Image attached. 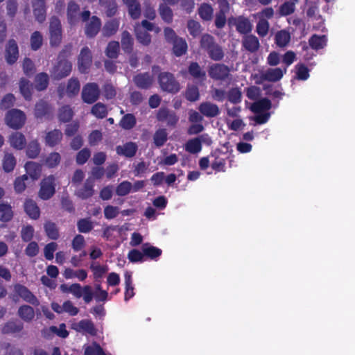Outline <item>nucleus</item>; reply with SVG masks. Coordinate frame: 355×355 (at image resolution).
I'll use <instances>...</instances> for the list:
<instances>
[{"mask_svg": "<svg viewBox=\"0 0 355 355\" xmlns=\"http://www.w3.org/2000/svg\"><path fill=\"white\" fill-rule=\"evenodd\" d=\"M272 108V103L268 98H261L249 106V109L254 114V116L250 117L257 124L266 123L270 118L271 113L269 110Z\"/></svg>", "mask_w": 355, "mask_h": 355, "instance_id": "1", "label": "nucleus"}, {"mask_svg": "<svg viewBox=\"0 0 355 355\" xmlns=\"http://www.w3.org/2000/svg\"><path fill=\"white\" fill-rule=\"evenodd\" d=\"M69 50L64 49L62 51L58 58V62L53 67L51 73L53 78L60 80L69 75L72 69L71 63L65 59L64 56Z\"/></svg>", "mask_w": 355, "mask_h": 355, "instance_id": "2", "label": "nucleus"}, {"mask_svg": "<svg viewBox=\"0 0 355 355\" xmlns=\"http://www.w3.org/2000/svg\"><path fill=\"white\" fill-rule=\"evenodd\" d=\"M67 16L68 21L70 24L74 25L78 22L80 19L83 21H87L90 17V12L85 10L80 12L79 6L73 1H70L67 5Z\"/></svg>", "mask_w": 355, "mask_h": 355, "instance_id": "3", "label": "nucleus"}, {"mask_svg": "<svg viewBox=\"0 0 355 355\" xmlns=\"http://www.w3.org/2000/svg\"><path fill=\"white\" fill-rule=\"evenodd\" d=\"M160 88L164 92L176 93L180 90V85L174 76L169 72H162L158 76Z\"/></svg>", "mask_w": 355, "mask_h": 355, "instance_id": "4", "label": "nucleus"}, {"mask_svg": "<svg viewBox=\"0 0 355 355\" xmlns=\"http://www.w3.org/2000/svg\"><path fill=\"white\" fill-rule=\"evenodd\" d=\"M50 44L58 46L62 41V26L57 17H52L49 21Z\"/></svg>", "mask_w": 355, "mask_h": 355, "instance_id": "5", "label": "nucleus"}, {"mask_svg": "<svg viewBox=\"0 0 355 355\" xmlns=\"http://www.w3.org/2000/svg\"><path fill=\"white\" fill-rule=\"evenodd\" d=\"M55 178L54 175H49L44 178L40 184L39 196L42 200L51 198L55 192Z\"/></svg>", "mask_w": 355, "mask_h": 355, "instance_id": "6", "label": "nucleus"}, {"mask_svg": "<svg viewBox=\"0 0 355 355\" xmlns=\"http://www.w3.org/2000/svg\"><path fill=\"white\" fill-rule=\"evenodd\" d=\"M13 291L15 295H13V299L15 300V297H19L26 302H28L33 306H39L40 301L37 298V297L25 286L17 284L13 286Z\"/></svg>", "mask_w": 355, "mask_h": 355, "instance_id": "7", "label": "nucleus"}, {"mask_svg": "<svg viewBox=\"0 0 355 355\" xmlns=\"http://www.w3.org/2000/svg\"><path fill=\"white\" fill-rule=\"evenodd\" d=\"M26 116L24 113L17 109L9 111L6 116V121L8 126L13 129H19L25 123Z\"/></svg>", "mask_w": 355, "mask_h": 355, "instance_id": "8", "label": "nucleus"}, {"mask_svg": "<svg viewBox=\"0 0 355 355\" xmlns=\"http://www.w3.org/2000/svg\"><path fill=\"white\" fill-rule=\"evenodd\" d=\"M100 90L96 83L86 84L82 90V98L85 103L92 104L98 98Z\"/></svg>", "mask_w": 355, "mask_h": 355, "instance_id": "9", "label": "nucleus"}, {"mask_svg": "<svg viewBox=\"0 0 355 355\" xmlns=\"http://www.w3.org/2000/svg\"><path fill=\"white\" fill-rule=\"evenodd\" d=\"M71 328L83 334L95 336L97 333V330L93 322L87 319L72 322L71 324Z\"/></svg>", "mask_w": 355, "mask_h": 355, "instance_id": "10", "label": "nucleus"}, {"mask_svg": "<svg viewBox=\"0 0 355 355\" xmlns=\"http://www.w3.org/2000/svg\"><path fill=\"white\" fill-rule=\"evenodd\" d=\"M209 76L217 80H224L230 75V69L223 64H213L209 67Z\"/></svg>", "mask_w": 355, "mask_h": 355, "instance_id": "11", "label": "nucleus"}, {"mask_svg": "<svg viewBox=\"0 0 355 355\" xmlns=\"http://www.w3.org/2000/svg\"><path fill=\"white\" fill-rule=\"evenodd\" d=\"M19 58V49L16 41L9 40L5 48V59L8 64H13Z\"/></svg>", "mask_w": 355, "mask_h": 355, "instance_id": "12", "label": "nucleus"}, {"mask_svg": "<svg viewBox=\"0 0 355 355\" xmlns=\"http://www.w3.org/2000/svg\"><path fill=\"white\" fill-rule=\"evenodd\" d=\"M286 72V67H285L284 70L279 67L268 69L265 73L261 75L259 80H256V83L261 84L263 80L270 82L279 81Z\"/></svg>", "mask_w": 355, "mask_h": 355, "instance_id": "13", "label": "nucleus"}, {"mask_svg": "<svg viewBox=\"0 0 355 355\" xmlns=\"http://www.w3.org/2000/svg\"><path fill=\"white\" fill-rule=\"evenodd\" d=\"M157 119L167 125L174 126L178 121V116L175 113L166 107H161L157 114Z\"/></svg>", "mask_w": 355, "mask_h": 355, "instance_id": "14", "label": "nucleus"}, {"mask_svg": "<svg viewBox=\"0 0 355 355\" xmlns=\"http://www.w3.org/2000/svg\"><path fill=\"white\" fill-rule=\"evenodd\" d=\"M92 62V53L87 46L83 48L80 51L78 60L79 71L81 73H86L91 66Z\"/></svg>", "mask_w": 355, "mask_h": 355, "instance_id": "15", "label": "nucleus"}, {"mask_svg": "<svg viewBox=\"0 0 355 355\" xmlns=\"http://www.w3.org/2000/svg\"><path fill=\"white\" fill-rule=\"evenodd\" d=\"M250 30V23L249 20L245 18V50L254 53L259 49L260 44L259 39L255 35H246Z\"/></svg>", "mask_w": 355, "mask_h": 355, "instance_id": "16", "label": "nucleus"}, {"mask_svg": "<svg viewBox=\"0 0 355 355\" xmlns=\"http://www.w3.org/2000/svg\"><path fill=\"white\" fill-rule=\"evenodd\" d=\"M85 25V34L89 37H94L100 31L101 27V19L96 16H93L89 19Z\"/></svg>", "mask_w": 355, "mask_h": 355, "instance_id": "17", "label": "nucleus"}, {"mask_svg": "<svg viewBox=\"0 0 355 355\" xmlns=\"http://www.w3.org/2000/svg\"><path fill=\"white\" fill-rule=\"evenodd\" d=\"M198 110L202 114L209 118L215 117L220 113L218 105L209 101L200 103Z\"/></svg>", "mask_w": 355, "mask_h": 355, "instance_id": "18", "label": "nucleus"}, {"mask_svg": "<svg viewBox=\"0 0 355 355\" xmlns=\"http://www.w3.org/2000/svg\"><path fill=\"white\" fill-rule=\"evenodd\" d=\"M135 84L141 89H149L154 82L153 77L148 73H139L133 78Z\"/></svg>", "mask_w": 355, "mask_h": 355, "instance_id": "19", "label": "nucleus"}, {"mask_svg": "<svg viewBox=\"0 0 355 355\" xmlns=\"http://www.w3.org/2000/svg\"><path fill=\"white\" fill-rule=\"evenodd\" d=\"M63 137V135L60 130L54 129L46 132L44 137L45 144L49 147H54L58 145Z\"/></svg>", "mask_w": 355, "mask_h": 355, "instance_id": "20", "label": "nucleus"}, {"mask_svg": "<svg viewBox=\"0 0 355 355\" xmlns=\"http://www.w3.org/2000/svg\"><path fill=\"white\" fill-rule=\"evenodd\" d=\"M94 193V180L92 178H88L84 185L76 191V195L82 199H87L92 196Z\"/></svg>", "mask_w": 355, "mask_h": 355, "instance_id": "21", "label": "nucleus"}, {"mask_svg": "<svg viewBox=\"0 0 355 355\" xmlns=\"http://www.w3.org/2000/svg\"><path fill=\"white\" fill-rule=\"evenodd\" d=\"M327 41L328 39L325 35L313 34L309 39V45L312 49L319 51L327 46Z\"/></svg>", "mask_w": 355, "mask_h": 355, "instance_id": "22", "label": "nucleus"}, {"mask_svg": "<svg viewBox=\"0 0 355 355\" xmlns=\"http://www.w3.org/2000/svg\"><path fill=\"white\" fill-rule=\"evenodd\" d=\"M116 150L119 155L126 157H132L136 154L137 146L133 142H128L123 146H118Z\"/></svg>", "mask_w": 355, "mask_h": 355, "instance_id": "23", "label": "nucleus"}, {"mask_svg": "<svg viewBox=\"0 0 355 355\" xmlns=\"http://www.w3.org/2000/svg\"><path fill=\"white\" fill-rule=\"evenodd\" d=\"M19 317L24 322H30L35 317L34 309L28 305H22L19 306L17 311Z\"/></svg>", "mask_w": 355, "mask_h": 355, "instance_id": "24", "label": "nucleus"}, {"mask_svg": "<svg viewBox=\"0 0 355 355\" xmlns=\"http://www.w3.org/2000/svg\"><path fill=\"white\" fill-rule=\"evenodd\" d=\"M33 13L36 20L42 23L46 19L45 3L33 1Z\"/></svg>", "mask_w": 355, "mask_h": 355, "instance_id": "25", "label": "nucleus"}, {"mask_svg": "<svg viewBox=\"0 0 355 355\" xmlns=\"http://www.w3.org/2000/svg\"><path fill=\"white\" fill-rule=\"evenodd\" d=\"M188 71L190 75L196 79L204 80L206 78L205 71L196 62H193L189 64Z\"/></svg>", "mask_w": 355, "mask_h": 355, "instance_id": "26", "label": "nucleus"}, {"mask_svg": "<svg viewBox=\"0 0 355 355\" xmlns=\"http://www.w3.org/2000/svg\"><path fill=\"white\" fill-rule=\"evenodd\" d=\"M135 31L137 40L139 43L145 46H148L150 44L151 42L150 35L146 31L141 28L139 24L135 26Z\"/></svg>", "mask_w": 355, "mask_h": 355, "instance_id": "27", "label": "nucleus"}, {"mask_svg": "<svg viewBox=\"0 0 355 355\" xmlns=\"http://www.w3.org/2000/svg\"><path fill=\"white\" fill-rule=\"evenodd\" d=\"M9 141L12 147L19 150L23 149L26 144L24 136L19 132L12 134L10 136Z\"/></svg>", "mask_w": 355, "mask_h": 355, "instance_id": "28", "label": "nucleus"}, {"mask_svg": "<svg viewBox=\"0 0 355 355\" xmlns=\"http://www.w3.org/2000/svg\"><path fill=\"white\" fill-rule=\"evenodd\" d=\"M24 209L26 214L33 219L40 216V209L32 200H27L24 203Z\"/></svg>", "mask_w": 355, "mask_h": 355, "instance_id": "29", "label": "nucleus"}, {"mask_svg": "<svg viewBox=\"0 0 355 355\" xmlns=\"http://www.w3.org/2000/svg\"><path fill=\"white\" fill-rule=\"evenodd\" d=\"M121 42L122 49L125 52L130 53L132 51L134 40L127 31H123Z\"/></svg>", "mask_w": 355, "mask_h": 355, "instance_id": "30", "label": "nucleus"}, {"mask_svg": "<svg viewBox=\"0 0 355 355\" xmlns=\"http://www.w3.org/2000/svg\"><path fill=\"white\" fill-rule=\"evenodd\" d=\"M27 173L34 180H37L41 174V165L35 162H28L25 164Z\"/></svg>", "mask_w": 355, "mask_h": 355, "instance_id": "31", "label": "nucleus"}, {"mask_svg": "<svg viewBox=\"0 0 355 355\" xmlns=\"http://www.w3.org/2000/svg\"><path fill=\"white\" fill-rule=\"evenodd\" d=\"M51 112V107L46 102L40 101L35 105V114L37 118H42Z\"/></svg>", "mask_w": 355, "mask_h": 355, "instance_id": "32", "label": "nucleus"}, {"mask_svg": "<svg viewBox=\"0 0 355 355\" xmlns=\"http://www.w3.org/2000/svg\"><path fill=\"white\" fill-rule=\"evenodd\" d=\"M275 40L278 46L285 47L291 40L290 33L285 30H281L275 34Z\"/></svg>", "mask_w": 355, "mask_h": 355, "instance_id": "33", "label": "nucleus"}, {"mask_svg": "<svg viewBox=\"0 0 355 355\" xmlns=\"http://www.w3.org/2000/svg\"><path fill=\"white\" fill-rule=\"evenodd\" d=\"M44 228L46 236L49 239L52 240H57L59 238V230L57 225L51 221L46 222L44 225Z\"/></svg>", "mask_w": 355, "mask_h": 355, "instance_id": "34", "label": "nucleus"}, {"mask_svg": "<svg viewBox=\"0 0 355 355\" xmlns=\"http://www.w3.org/2000/svg\"><path fill=\"white\" fill-rule=\"evenodd\" d=\"M173 51L176 56H181L186 53L187 50V44L186 41L179 37L173 42Z\"/></svg>", "mask_w": 355, "mask_h": 355, "instance_id": "35", "label": "nucleus"}, {"mask_svg": "<svg viewBox=\"0 0 355 355\" xmlns=\"http://www.w3.org/2000/svg\"><path fill=\"white\" fill-rule=\"evenodd\" d=\"M119 21L114 19L107 21L103 28V34L106 37L115 34L119 28Z\"/></svg>", "mask_w": 355, "mask_h": 355, "instance_id": "36", "label": "nucleus"}, {"mask_svg": "<svg viewBox=\"0 0 355 355\" xmlns=\"http://www.w3.org/2000/svg\"><path fill=\"white\" fill-rule=\"evenodd\" d=\"M13 216L12 207L9 204L0 203V220L3 222L10 221Z\"/></svg>", "mask_w": 355, "mask_h": 355, "instance_id": "37", "label": "nucleus"}, {"mask_svg": "<svg viewBox=\"0 0 355 355\" xmlns=\"http://www.w3.org/2000/svg\"><path fill=\"white\" fill-rule=\"evenodd\" d=\"M41 150L40 145L37 140L30 141L26 148V155L31 159L36 158Z\"/></svg>", "mask_w": 355, "mask_h": 355, "instance_id": "38", "label": "nucleus"}, {"mask_svg": "<svg viewBox=\"0 0 355 355\" xmlns=\"http://www.w3.org/2000/svg\"><path fill=\"white\" fill-rule=\"evenodd\" d=\"M168 133L164 128L158 129L153 135L154 144L157 147L162 146L167 141Z\"/></svg>", "mask_w": 355, "mask_h": 355, "instance_id": "39", "label": "nucleus"}, {"mask_svg": "<svg viewBox=\"0 0 355 355\" xmlns=\"http://www.w3.org/2000/svg\"><path fill=\"white\" fill-rule=\"evenodd\" d=\"M64 276L67 279L77 277L80 281H83L87 278V273L86 270L83 269L74 271L71 268H66L64 272Z\"/></svg>", "mask_w": 355, "mask_h": 355, "instance_id": "40", "label": "nucleus"}, {"mask_svg": "<svg viewBox=\"0 0 355 355\" xmlns=\"http://www.w3.org/2000/svg\"><path fill=\"white\" fill-rule=\"evenodd\" d=\"M60 155L57 152H52L44 159V164L49 168H55L60 164Z\"/></svg>", "mask_w": 355, "mask_h": 355, "instance_id": "41", "label": "nucleus"}, {"mask_svg": "<svg viewBox=\"0 0 355 355\" xmlns=\"http://www.w3.org/2000/svg\"><path fill=\"white\" fill-rule=\"evenodd\" d=\"M23 329V324L21 323L10 321L5 324L2 328V333L12 334L18 333Z\"/></svg>", "mask_w": 355, "mask_h": 355, "instance_id": "42", "label": "nucleus"}, {"mask_svg": "<svg viewBox=\"0 0 355 355\" xmlns=\"http://www.w3.org/2000/svg\"><path fill=\"white\" fill-rule=\"evenodd\" d=\"M84 355H110L104 352L101 347L96 342L85 347Z\"/></svg>", "mask_w": 355, "mask_h": 355, "instance_id": "43", "label": "nucleus"}, {"mask_svg": "<svg viewBox=\"0 0 355 355\" xmlns=\"http://www.w3.org/2000/svg\"><path fill=\"white\" fill-rule=\"evenodd\" d=\"M80 91V83L77 78H71L69 80L67 86V93L69 96H73Z\"/></svg>", "mask_w": 355, "mask_h": 355, "instance_id": "44", "label": "nucleus"}, {"mask_svg": "<svg viewBox=\"0 0 355 355\" xmlns=\"http://www.w3.org/2000/svg\"><path fill=\"white\" fill-rule=\"evenodd\" d=\"M19 88L21 94L26 100H30L32 95V85L26 79H21L19 83Z\"/></svg>", "mask_w": 355, "mask_h": 355, "instance_id": "45", "label": "nucleus"}, {"mask_svg": "<svg viewBox=\"0 0 355 355\" xmlns=\"http://www.w3.org/2000/svg\"><path fill=\"white\" fill-rule=\"evenodd\" d=\"M207 53L209 58L215 61L221 60L224 57L223 50L217 43L207 51Z\"/></svg>", "mask_w": 355, "mask_h": 355, "instance_id": "46", "label": "nucleus"}, {"mask_svg": "<svg viewBox=\"0 0 355 355\" xmlns=\"http://www.w3.org/2000/svg\"><path fill=\"white\" fill-rule=\"evenodd\" d=\"M213 8L207 3H203L198 9V13L200 17L205 21H209L213 17Z\"/></svg>", "mask_w": 355, "mask_h": 355, "instance_id": "47", "label": "nucleus"}, {"mask_svg": "<svg viewBox=\"0 0 355 355\" xmlns=\"http://www.w3.org/2000/svg\"><path fill=\"white\" fill-rule=\"evenodd\" d=\"M35 87L37 90L45 89L49 84V76L46 73H41L35 77Z\"/></svg>", "mask_w": 355, "mask_h": 355, "instance_id": "48", "label": "nucleus"}, {"mask_svg": "<svg viewBox=\"0 0 355 355\" xmlns=\"http://www.w3.org/2000/svg\"><path fill=\"white\" fill-rule=\"evenodd\" d=\"M73 115V110L68 105L63 106L59 110L58 118L62 122L66 123L72 119Z\"/></svg>", "mask_w": 355, "mask_h": 355, "instance_id": "49", "label": "nucleus"}, {"mask_svg": "<svg viewBox=\"0 0 355 355\" xmlns=\"http://www.w3.org/2000/svg\"><path fill=\"white\" fill-rule=\"evenodd\" d=\"M1 348L6 350L5 355H24L21 349L12 345L9 343L3 342L1 344Z\"/></svg>", "mask_w": 355, "mask_h": 355, "instance_id": "50", "label": "nucleus"}, {"mask_svg": "<svg viewBox=\"0 0 355 355\" xmlns=\"http://www.w3.org/2000/svg\"><path fill=\"white\" fill-rule=\"evenodd\" d=\"M119 43L116 41H112L107 44L105 54L110 58H116L119 55Z\"/></svg>", "mask_w": 355, "mask_h": 355, "instance_id": "51", "label": "nucleus"}, {"mask_svg": "<svg viewBox=\"0 0 355 355\" xmlns=\"http://www.w3.org/2000/svg\"><path fill=\"white\" fill-rule=\"evenodd\" d=\"M144 255H146L152 259L159 257L162 254V250L159 248L150 245L149 243H144L142 245Z\"/></svg>", "mask_w": 355, "mask_h": 355, "instance_id": "52", "label": "nucleus"}, {"mask_svg": "<svg viewBox=\"0 0 355 355\" xmlns=\"http://www.w3.org/2000/svg\"><path fill=\"white\" fill-rule=\"evenodd\" d=\"M202 149V146L198 139L194 138L189 139L185 144V150L192 154L199 153Z\"/></svg>", "mask_w": 355, "mask_h": 355, "instance_id": "53", "label": "nucleus"}, {"mask_svg": "<svg viewBox=\"0 0 355 355\" xmlns=\"http://www.w3.org/2000/svg\"><path fill=\"white\" fill-rule=\"evenodd\" d=\"M159 12L162 19L166 23H171L173 20V12L171 9L165 3H161Z\"/></svg>", "mask_w": 355, "mask_h": 355, "instance_id": "54", "label": "nucleus"}, {"mask_svg": "<svg viewBox=\"0 0 355 355\" xmlns=\"http://www.w3.org/2000/svg\"><path fill=\"white\" fill-rule=\"evenodd\" d=\"M31 47L33 51L39 49L43 42V37L40 32L35 31L31 36Z\"/></svg>", "mask_w": 355, "mask_h": 355, "instance_id": "55", "label": "nucleus"}, {"mask_svg": "<svg viewBox=\"0 0 355 355\" xmlns=\"http://www.w3.org/2000/svg\"><path fill=\"white\" fill-rule=\"evenodd\" d=\"M296 78L298 80H306L309 77V70L308 67L302 63H299L295 66Z\"/></svg>", "mask_w": 355, "mask_h": 355, "instance_id": "56", "label": "nucleus"}, {"mask_svg": "<svg viewBox=\"0 0 355 355\" xmlns=\"http://www.w3.org/2000/svg\"><path fill=\"white\" fill-rule=\"evenodd\" d=\"M136 124V119L132 114H125L120 121V125L125 130L132 128Z\"/></svg>", "mask_w": 355, "mask_h": 355, "instance_id": "57", "label": "nucleus"}, {"mask_svg": "<svg viewBox=\"0 0 355 355\" xmlns=\"http://www.w3.org/2000/svg\"><path fill=\"white\" fill-rule=\"evenodd\" d=\"M128 10V13L133 19L139 18L141 15V6L140 3L135 1L130 4L126 5Z\"/></svg>", "mask_w": 355, "mask_h": 355, "instance_id": "58", "label": "nucleus"}, {"mask_svg": "<svg viewBox=\"0 0 355 355\" xmlns=\"http://www.w3.org/2000/svg\"><path fill=\"white\" fill-rule=\"evenodd\" d=\"M268 30H269L268 21L265 19H260L256 26V31H257V34L260 37H263L268 34Z\"/></svg>", "mask_w": 355, "mask_h": 355, "instance_id": "59", "label": "nucleus"}, {"mask_svg": "<svg viewBox=\"0 0 355 355\" xmlns=\"http://www.w3.org/2000/svg\"><path fill=\"white\" fill-rule=\"evenodd\" d=\"M92 113L97 118L103 119L107 114L106 106L101 103H98L92 107Z\"/></svg>", "mask_w": 355, "mask_h": 355, "instance_id": "60", "label": "nucleus"}, {"mask_svg": "<svg viewBox=\"0 0 355 355\" xmlns=\"http://www.w3.org/2000/svg\"><path fill=\"white\" fill-rule=\"evenodd\" d=\"M295 10V2L286 1L280 6L279 11L282 16H288L293 14Z\"/></svg>", "mask_w": 355, "mask_h": 355, "instance_id": "61", "label": "nucleus"}, {"mask_svg": "<svg viewBox=\"0 0 355 355\" xmlns=\"http://www.w3.org/2000/svg\"><path fill=\"white\" fill-rule=\"evenodd\" d=\"M16 165V159L15 157L10 153H6L3 159V169L6 172L12 171Z\"/></svg>", "mask_w": 355, "mask_h": 355, "instance_id": "62", "label": "nucleus"}, {"mask_svg": "<svg viewBox=\"0 0 355 355\" xmlns=\"http://www.w3.org/2000/svg\"><path fill=\"white\" fill-rule=\"evenodd\" d=\"M215 44L214 38L211 35L205 34L202 36L200 40V46L207 52L211 49Z\"/></svg>", "mask_w": 355, "mask_h": 355, "instance_id": "63", "label": "nucleus"}, {"mask_svg": "<svg viewBox=\"0 0 355 355\" xmlns=\"http://www.w3.org/2000/svg\"><path fill=\"white\" fill-rule=\"evenodd\" d=\"M132 190V184L128 181H123L120 183L116 189V193L119 196L128 195Z\"/></svg>", "mask_w": 355, "mask_h": 355, "instance_id": "64", "label": "nucleus"}]
</instances>
